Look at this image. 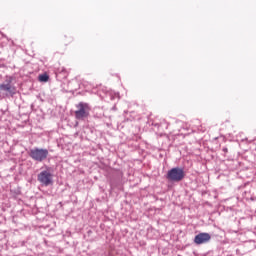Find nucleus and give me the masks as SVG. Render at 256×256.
<instances>
[{
	"label": "nucleus",
	"instance_id": "nucleus-1",
	"mask_svg": "<svg viewBox=\"0 0 256 256\" xmlns=\"http://www.w3.org/2000/svg\"><path fill=\"white\" fill-rule=\"evenodd\" d=\"M76 109L77 110L74 113L75 118L78 119V121H83V119H87L91 112V107L85 102H80L76 106Z\"/></svg>",
	"mask_w": 256,
	"mask_h": 256
},
{
	"label": "nucleus",
	"instance_id": "nucleus-2",
	"mask_svg": "<svg viewBox=\"0 0 256 256\" xmlns=\"http://www.w3.org/2000/svg\"><path fill=\"white\" fill-rule=\"evenodd\" d=\"M168 181H173L174 183H179V181H183L185 179V170L180 167L172 168L167 173Z\"/></svg>",
	"mask_w": 256,
	"mask_h": 256
},
{
	"label": "nucleus",
	"instance_id": "nucleus-3",
	"mask_svg": "<svg viewBox=\"0 0 256 256\" xmlns=\"http://www.w3.org/2000/svg\"><path fill=\"white\" fill-rule=\"evenodd\" d=\"M29 155L31 159H33L34 161H38V163H41L45 161L47 157H49V150L43 148H34L30 150Z\"/></svg>",
	"mask_w": 256,
	"mask_h": 256
},
{
	"label": "nucleus",
	"instance_id": "nucleus-4",
	"mask_svg": "<svg viewBox=\"0 0 256 256\" xmlns=\"http://www.w3.org/2000/svg\"><path fill=\"white\" fill-rule=\"evenodd\" d=\"M38 181L42 185L48 187V185L53 184V174H51V172L48 170H44L38 174Z\"/></svg>",
	"mask_w": 256,
	"mask_h": 256
},
{
	"label": "nucleus",
	"instance_id": "nucleus-5",
	"mask_svg": "<svg viewBox=\"0 0 256 256\" xmlns=\"http://www.w3.org/2000/svg\"><path fill=\"white\" fill-rule=\"evenodd\" d=\"M209 241H211V234L205 232L199 233L194 238L196 245H203V243H209Z\"/></svg>",
	"mask_w": 256,
	"mask_h": 256
},
{
	"label": "nucleus",
	"instance_id": "nucleus-6",
	"mask_svg": "<svg viewBox=\"0 0 256 256\" xmlns=\"http://www.w3.org/2000/svg\"><path fill=\"white\" fill-rule=\"evenodd\" d=\"M2 91H5L6 93H9L10 95H13V93H15V87H12L11 83L0 84V93Z\"/></svg>",
	"mask_w": 256,
	"mask_h": 256
},
{
	"label": "nucleus",
	"instance_id": "nucleus-7",
	"mask_svg": "<svg viewBox=\"0 0 256 256\" xmlns=\"http://www.w3.org/2000/svg\"><path fill=\"white\" fill-rule=\"evenodd\" d=\"M38 80H39L41 83H47V81H49V75H47V74H41V75H39Z\"/></svg>",
	"mask_w": 256,
	"mask_h": 256
},
{
	"label": "nucleus",
	"instance_id": "nucleus-8",
	"mask_svg": "<svg viewBox=\"0 0 256 256\" xmlns=\"http://www.w3.org/2000/svg\"><path fill=\"white\" fill-rule=\"evenodd\" d=\"M223 151L227 152V148H224Z\"/></svg>",
	"mask_w": 256,
	"mask_h": 256
}]
</instances>
